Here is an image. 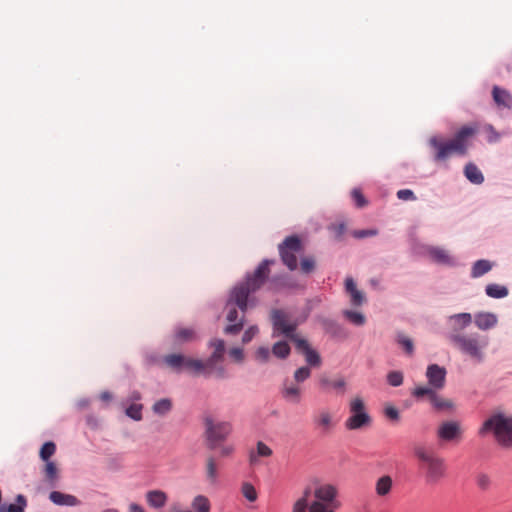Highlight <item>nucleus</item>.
<instances>
[{
	"instance_id": "a878e982",
	"label": "nucleus",
	"mask_w": 512,
	"mask_h": 512,
	"mask_svg": "<svg viewBox=\"0 0 512 512\" xmlns=\"http://www.w3.org/2000/svg\"><path fill=\"white\" fill-rule=\"evenodd\" d=\"M493 100L498 106L512 108V95L505 89L494 86L492 90Z\"/></svg>"
},
{
	"instance_id": "423d86ee",
	"label": "nucleus",
	"mask_w": 512,
	"mask_h": 512,
	"mask_svg": "<svg viewBox=\"0 0 512 512\" xmlns=\"http://www.w3.org/2000/svg\"><path fill=\"white\" fill-rule=\"evenodd\" d=\"M311 376V368L308 366H301L297 368L293 373V380H285L282 388V397L293 404L300 403L302 399V387L301 384L309 379Z\"/></svg>"
},
{
	"instance_id": "c85d7f7f",
	"label": "nucleus",
	"mask_w": 512,
	"mask_h": 512,
	"mask_svg": "<svg viewBox=\"0 0 512 512\" xmlns=\"http://www.w3.org/2000/svg\"><path fill=\"white\" fill-rule=\"evenodd\" d=\"M393 486V480L389 475L381 476L375 484L376 494L380 497L388 495Z\"/></svg>"
},
{
	"instance_id": "72a5a7b5",
	"label": "nucleus",
	"mask_w": 512,
	"mask_h": 512,
	"mask_svg": "<svg viewBox=\"0 0 512 512\" xmlns=\"http://www.w3.org/2000/svg\"><path fill=\"white\" fill-rule=\"evenodd\" d=\"M26 506V498L19 494L16 497V503L9 504L8 506H0V512H25Z\"/></svg>"
},
{
	"instance_id": "393cba45",
	"label": "nucleus",
	"mask_w": 512,
	"mask_h": 512,
	"mask_svg": "<svg viewBox=\"0 0 512 512\" xmlns=\"http://www.w3.org/2000/svg\"><path fill=\"white\" fill-rule=\"evenodd\" d=\"M346 292L350 295L351 303L354 306H360L365 301V296L362 291L358 290L356 284L352 278L345 280Z\"/></svg>"
},
{
	"instance_id": "79ce46f5",
	"label": "nucleus",
	"mask_w": 512,
	"mask_h": 512,
	"mask_svg": "<svg viewBox=\"0 0 512 512\" xmlns=\"http://www.w3.org/2000/svg\"><path fill=\"white\" fill-rule=\"evenodd\" d=\"M241 491H242L243 496L248 501H250V502L256 501L258 494H257L255 487L251 483H248V482L243 483Z\"/></svg>"
},
{
	"instance_id": "bb28decb",
	"label": "nucleus",
	"mask_w": 512,
	"mask_h": 512,
	"mask_svg": "<svg viewBox=\"0 0 512 512\" xmlns=\"http://www.w3.org/2000/svg\"><path fill=\"white\" fill-rule=\"evenodd\" d=\"M49 499L57 505L63 506H76L79 504V500L70 494H64L59 491H53L49 495Z\"/></svg>"
},
{
	"instance_id": "69168bd1",
	"label": "nucleus",
	"mask_w": 512,
	"mask_h": 512,
	"mask_svg": "<svg viewBox=\"0 0 512 512\" xmlns=\"http://www.w3.org/2000/svg\"><path fill=\"white\" fill-rule=\"evenodd\" d=\"M102 512H119L117 509H106Z\"/></svg>"
},
{
	"instance_id": "c03bdc74",
	"label": "nucleus",
	"mask_w": 512,
	"mask_h": 512,
	"mask_svg": "<svg viewBox=\"0 0 512 512\" xmlns=\"http://www.w3.org/2000/svg\"><path fill=\"white\" fill-rule=\"evenodd\" d=\"M316 261L314 257L308 256L301 259L300 268L301 271L305 274L312 273L315 270Z\"/></svg>"
},
{
	"instance_id": "b1692460",
	"label": "nucleus",
	"mask_w": 512,
	"mask_h": 512,
	"mask_svg": "<svg viewBox=\"0 0 512 512\" xmlns=\"http://www.w3.org/2000/svg\"><path fill=\"white\" fill-rule=\"evenodd\" d=\"M474 322L480 330H488L497 324V317L493 313L481 312L475 315Z\"/></svg>"
},
{
	"instance_id": "58836bf2",
	"label": "nucleus",
	"mask_w": 512,
	"mask_h": 512,
	"mask_svg": "<svg viewBox=\"0 0 512 512\" xmlns=\"http://www.w3.org/2000/svg\"><path fill=\"white\" fill-rule=\"evenodd\" d=\"M171 408H172L171 401L167 398H164V399H160L157 402H155L152 409H153L154 413H156V414L165 415L171 410Z\"/></svg>"
},
{
	"instance_id": "680f3d73",
	"label": "nucleus",
	"mask_w": 512,
	"mask_h": 512,
	"mask_svg": "<svg viewBox=\"0 0 512 512\" xmlns=\"http://www.w3.org/2000/svg\"><path fill=\"white\" fill-rule=\"evenodd\" d=\"M128 512H145L144 508L136 503H132L129 505Z\"/></svg>"
},
{
	"instance_id": "c9c22d12",
	"label": "nucleus",
	"mask_w": 512,
	"mask_h": 512,
	"mask_svg": "<svg viewBox=\"0 0 512 512\" xmlns=\"http://www.w3.org/2000/svg\"><path fill=\"white\" fill-rule=\"evenodd\" d=\"M486 294L491 298H503L508 295V289L498 284H489L486 286Z\"/></svg>"
},
{
	"instance_id": "864d4df0",
	"label": "nucleus",
	"mask_w": 512,
	"mask_h": 512,
	"mask_svg": "<svg viewBox=\"0 0 512 512\" xmlns=\"http://www.w3.org/2000/svg\"><path fill=\"white\" fill-rule=\"evenodd\" d=\"M397 197L400 200L408 201V200H415L416 197L414 195V192L410 189H401L397 192Z\"/></svg>"
},
{
	"instance_id": "39448f33",
	"label": "nucleus",
	"mask_w": 512,
	"mask_h": 512,
	"mask_svg": "<svg viewBox=\"0 0 512 512\" xmlns=\"http://www.w3.org/2000/svg\"><path fill=\"white\" fill-rule=\"evenodd\" d=\"M478 433L480 436L492 433L501 447L512 448V416L495 412L483 422Z\"/></svg>"
},
{
	"instance_id": "ea45409f",
	"label": "nucleus",
	"mask_w": 512,
	"mask_h": 512,
	"mask_svg": "<svg viewBox=\"0 0 512 512\" xmlns=\"http://www.w3.org/2000/svg\"><path fill=\"white\" fill-rule=\"evenodd\" d=\"M396 341H397V343L399 345L402 346V348L405 350V352L408 355H412L413 354V352H414V344H413V341L408 336H406L403 333H398L397 337H396Z\"/></svg>"
},
{
	"instance_id": "bf43d9fd",
	"label": "nucleus",
	"mask_w": 512,
	"mask_h": 512,
	"mask_svg": "<svg viewBox=\"0 0 512 512\" xmlns=\"http://www.w3.org/2000/svg\"><path fill=\"white\" fill-rule=\"evenodd\" d=\"M326 329L329 332L335 333L339 329V325L334 321H327L325 323Z\"/></svg>"
},
{
	"instance_id": "2f4dec72",
	"label": "nucleus",
	"mask_w": 512,
	"mask_h": 512,
	"mask_svg": "<svg viewBox=\"0 0 512 512\" xmlns=\"http://www.w3.org/2000/svg\"><path fill=\"white\" fill-rule=\"evenodd\" d=\"M191 507L194 512H210L211 503L204 495H197L191 502Z\"/></svg>"
},
{
	"instance_id": "8fccbe9b",
	"label": "nucleus",
	"mask_w": 512,
	"mask_h": 512,
	"mask_svg": "<svg viewBox=\"0 0 512 512\" xmlns=\"http://www.w3.org/2000/svg\"><path fill=\"white\" fill-rule=\"evenodd\" d=\"M271 353L267 347H259L255 352V358L261 363H266L269 361Z\"/></svg>"
},
{
	"instance_id": "e433bc0d",
	"label": "nucleus",
	"mask_w": 512,
	"mask_h": 512,
	"mask_svg": "<svg viewBox=\"0 0 512 512\" xmlns=\"http://www.w3.org/2000/svg\"><path fill=\"white\" fill-rule=\"evenodd\" d=\"M343 315L347 320L356 326H362L366 322L365 316L360 312L345 310L343 311Z\"/></svg>"
},
{
	"instance_id": "4d7b16f0",
	"label": "nucleus",
	"mask_w": 512,
	"mask_h": 512,
	"mask_svg": "<svg viewBox=\"0 0 512 512\" xmlns=\"http://www.w3.org/2000/svg\"><path fill=\"white\" fill-rule=\"evenodd\" d=\"M229 354L236 362H241L244 358L243 350L241 348H232L230 349Z\"/></svg>"
},
{
	"instance_id": "0e129e2a",
	"label": "nucleus",
	"mask_w": 512,
	"mask_h": 512,
	"mask_svg": "<svg viewBox=\"0 0 512 512\" xmlns=\"http://www.w3.org/2000/svg\"><path fill=\"white\" fill-rule=\"evenodd\" d=\"M100 399L103 401H109L112 399V395L108 391H104L100 394Z\"/></svg>"
},
{
	"instance_id": "f8f14e48",
	"label": "nucleus",
	"mask_w": 512,
	"mask_h": 512,
	"mask_svg": "<svg viewBox=\"0 0 512 512\" xmlns=\"http://www.w3.org/2000/svg\"><path fill=\"white\" fill-rule=\"evenodd\" d=\"M195 361L199 363V367H193V374L203 375L205 377L213 376L219 379L227 377L225 368L219 364L222 360L213 358L211 355L206 360L195 359Z\"/></svg>"
},
{
	"instance_id": "4468645a",
	"label": "nucleus",
	"mask_w": 512,
	"mask_h": 512,
	"mask_svg": "<svg viewBox=\"0 0 512 512\" xmlns=\"http://www.w3.org/2000/svg\"><path fill=\"white\" fill-rule=\"evenodd\" d=\"M163 363L176 372H180L182 369L192 373L193 367H199V363L195 359L186 357L183 354H167L162 359Z\"/></svg>"
},
{
	"instance_id": "2eb2a0df",
	"label": "nucleus",
	"mask_w": 512,
	"mask_h": 512,
	"mask_svg": "<svg viewBox=\"0 0 512 512\" xmlns=\"http://www.w3.org/2000/svg\"><path fill=\"white\" fill-rule=\"evenodd\" d=\"M463 430L458 421H444L436 431L439 440L444 442L459 441L462 438Z\"/></svg>"
},
{
	"instance_id": "338daca9",
	"label": "nucleus",
	"mask_w": 512,
	"mask_h": 512,
	"mask_svg": "<svg viewBox=\"0 0 512 512\" xmlns=\"http://www.w3.org/2000/svg\"><path fill=\"white\" fill-rule=\"evenodd\" d=\"M175 512H192V511H182V510H177Z\"/></svg>"
},
{
	"instance_id": "f3484780",
	"label": "nucleus",
	"mask_w": 512,
	"mask_h": 512,
	"mask_svg": "<svg viewBox=\"0 0 512 512\" xmlns=\"http://www.w3.org/2000/svg\"><path fill=\"white\" fill-rule=\"evenodd\" d=\"M295 347L299 353L304 355L305 361L307 363L306 366L310 368H318L321 366L322 359L319 353L310 346L307 340L303 338L296 339Z\"/></svg>"
},
{
	"instance_id": "c756f323",
	"label": "nucleus",
	"mask_w": 512,
	"mask_h": 512,
	"mask_svg": "<svg viewBox=\"0 0 512 512\" xmlns=\"http://www.w3.org/2000/svg\"><path fill=\"white\" fill-rule=\"evenodd\" d=\"M464 174L466 178L474 184H482L484 181V176L482 172L473 163H468L465 166Z\"/></svg>"
},
{
	"instance_id": "f03ea898",
	"label": "nucleus",
	"mask_w": 512,
	"mask_h": 512,
	"mask_svg": "<svg viewBox=\"0 0 512 512\" xmlns=\"http://www.w3.org/2000/svg\"><path fill=\"white\" fill-rule=\"evenodd\" d=\"M451 344L462 354L468 356L474 363L480 364L484 362L488 346V338L478 333L464 334L454 328L448 336Z\"/></svg>"
},
{
	"instance_id": "473e14b6",
	"label": "nucleus",
	"mask_w": 512,
	"mask_h": 512,
	"mask_svg": "<svg viewBox=\"0 0 512 512\" xmlns=\"http://www.w3.org/2000/svg\"><path fill=\"white\" fill-rule=\"evenodd\" d=\"M492 269V263L488 260H478L474 263L472 270H471V276L473 278H478L483 276L484 274L488 273Z\"/></svg>"
},
{
	"instance_id": "9b49d317",
	"label": "nucleus",
	"mask_w": 512,
	"mask_h": 512,
	"mask_svg": "<svg viewBox=\"0 0 512 512\" xmlns=\"http://www.w3.org/2000/svg\"><path fill=\"white\" fill-rule=\"evenodd\" d=\"M312 490L310 487L305 488L302 496L295 501L292 512H335L339 505H330L320 501H313L309 504V498Z\"/></svg>"
},
{
	"instance_id": "a19ab883",
	"label": "nucleus",
	"mask_w": 512,
	"mask_h": 512,
	"mask_svg": "<svg viewBox=\"0 0 512 512\" xmlns=\"http://www.w3.org/2000/svg\"><path fill=\"white\" fill-rule=\"evenodd\" d=\"M210 347L214 348V351L212 352L213 358H218L220 360H223L224 352H225V343L221 339H214L211 340L209 343Z\"/></svg>"
},
{
	"instance_id": "ddd939ff",
	"label": "nucleus",
	"mask_w": 512,
	"mask_h": 512,
	"mask_svg": "<svg viewBox=\"0 0 512 512\" xmlns=\"http://www.w3.org/2000/svg\"><path fill=\"white\" fill-rule=\"evenodd\" d=\"M436 391L437 390L426 386H419L414 389L412 394L416 398L427 396L430 403L437 411H452L454 409V403L449 399L441 397Z\"/></svg>"
},
{
	"instance_id": "e2e57ef3",
	"label": "nucleus",
	"mask_w": 512,
	"mask_h": 512,
	"mask_svg": "<svg viewBox=\"0 0 512 512\" xmlns=\"http://www.w3.org/2000/svg\"><path fill=\"white\" fill-rule=\"evenodd\" d=\"M141 399V394L138 391H133L129 395V400L131 401H138Z\"/></svg>"
},
{
	"instance_id": "20e7f679",
	"label": "nucleus",
	"mask_w": 512,
	"mask_h": 512,
	"mask_svg": "<svg viewBox=\"0 0 512 512\" xmlns=\"http://www.w3.org/2000/svg\"><path fill=\"white\" fill-rule=\"evenodd\" d=\"M476 133V128L472 126H463L450 140H442L438 137H432L429 140L430 145L436 150L435 159L437 161L446 160L452 154L465 155L467 153V140Z\"/></svg>"
},
{
	"instance_id": "dca6fc26",
	"label": "nucleus",
	"mask_w": 512,
	"mask_h": 512,
	"mask_svg": "<svg viewBox=\"0 0 512 512\" xmlns=\"http://www.w3.org/2000/svg\"><path fill=\"white\" fill-rule=\"evenodd\" d=\"M312 422L315 429L321 434L330 433L336 425L333 414L326 408L316 412L312 417Z\"/></svg>"
},
{
	"instance_id": "cd10ccee",
	"label": "nucleus",
	"mask_w": 512,
	"mask_h": 512,
	"mask_svg": "<svg viewBox=\"0 0 512 512\" xmlns=\"http://www.w3.org/2000/svg\"><path fill=\"white\" fill-rule=\"evenodd\" d=\"M167 499V494L161 490H151L146 493L147 503L153 508L164 507Z\"/></svg>"
},
{
	"instance_id": "3c124183",
	"label": "nucleus",
	"mask_w": 512,
	"mask_h": 512,
	"mask_svg": "<svg viewBox=\"0 0 512 512\" xmlns=\"http://www.w3.org/2000/svg\"><path fill=\"white\" fill-rule=\"evenodd\" d=\"M259 332V329L256 325L250 326L242 336V343H249Z\"/></svg>"
},
{
	"instance_id": "603ef678",
	"label": "nucleus",
	"mask_w": 512,
	"mask_h": 512,
	"mask_svg": "<svg viewBox=\"0 0 512 512\" xmlns=\"http://www.w3.org/2000/svg\"><path fill=\"white\" fill-rule=\"evenodd\" d=\"M476 482L481 490L489 489L491 484L490 477L485 473L478 474L476 477Z\"/></svg>"
},
{
	"instance_id": "7ed1b4c3",
	"label": "nucleus",
	"mask_w": 512,
	"mask_h": 512,
	"mask_svg": "<svg viewBox=\"0 0 512 512\" xmlns=\"http://www.w3.org/2000/svg\"><path fill=\"white\" fill-rule=\"evenodd\" d=\"M413 452L427 484L434 485L445 478L447 465L444 458L422 445L415 446Z\"/></svg>"
},
{
	"instance_id": "13d9d810",
	"label": "nucleus",
	"mask_w": 512,
	"mask_h": 512,
	"mask_svg": "<svg viewBox=\"0 0 512 512\" xmlns=\"http://www.w3.org/2000/svg\"><path fill=\"white\" fill-rule=\"evenodd\" d=\"M220 456L221 457H229L234 453V446L233 445H220Z\"/></svg>"
},
{
	"instance_id": "1a4fd4ad",
	"label": "nucleus",
	"mask_w": 512,
	"mask_h": 512,
	"mask_svg": "<svg viewBox=\"0 0 512 512\" xmlns=\"http://www.w3.org/2000/svg\"><path fill=\"white\" fill-rule=\"evenodd\" d=\"M303 252V245L298 236H289L279 245L282 262L291 271L298 267L297 255Z\"/></svg>"
},
{
	"instance_id": "5fc2aeb1",
	"label": "nucleus",
	"mask_w": 512,
	"mask_h": 512,
	"mask_svg": "<svg viewBox=\"0 0 512 512\" xmlns=\"http://www.w3.org/2000/svg\"><path fill=\"white\" fill-rule=\"evenodd\" d=\"M378 231L376 229H367V230H356L353 232V236L355 238H365L370 236L377 235Z\"/></svg>"
},
{
	"instance_id": "9d476101",
	"label": "nucleus",
	"mask_w": 512,
	"mask_h": 512,
	"mask_svg": "<svg viewBox=\"0 0 512 512\" xmlns=\"http://www.w3.org/2000/svg\"><path fill=\"white\" fill-rule=\"evenodd\" d=\"M273 324V337L283 335L294 344L296 339H301L296 334L297 323L289 319L288 315L282 310H274L271 315Z\"/></svg>"
},
{
	"instance_id": "6e6d98bb",
	"label": "nucleus",
	"mask_w": 512,
	"mask_h": 512,
	"mask_svg": "<svg viewBox=\"0 0 512 512\" xmlns=\"http://www.w3.org/2000/svg\"><path fill=\"white\" fill-rule=\"evenodd\" d=\"M384 413H385L386 417L391 420L397 421L399 419V412L393 406L386 407Z\"/></svg>"
},
{
	"instance_id": "a18cd8bd",
	"label": "nucleus",
	"mask_w": 512,
	"mask_h": 512,
	"mask_svg": "<svg viewBox=\"0 0 512 512\" xmlns=\"http://www.w3.org/2000/svg\"><path fill=\"white\" fill-rule=\"evenodd\" d=\"M126 415L133 420L139 421L142 419V405L141 404H131L126 409Z\"/></svg>"
},
{
	"instance_id": "7c9ffc66",
	"label": "nucleus",
	"mask_w": 512,
	"mask_h": 512,
	"mask_svg": "<svg viewBox=\"0 0 512 512\" xmlns=\"http://www.w3.org/2000/svg\"><path fill=\"white\" fill-rule=\"evenodd\" d=\"M272 455V450L262 441L257 443L256 452L251 451L249 454V461L251 464H256L258 461V457H270Z\"/></svg>"
},
{
	"instance_id": "37998d69",
	"label": "nucleus",
	"mask_w": 512,
	"mask_h": 512,
	"mask_svg": "<svg viewBox=\"0 0 512 512\" xmlns=\"http://www.w3.org/2000/svg\"><path fill=\"white\" fill-rule=\"evenodd\" d=\"M56 445L53 442H46L40 449V458L43 461H49L50 457L55 453Z\"/></svg>"
},
{
	"instance_id": "a211bd4d",
	"label": "nucleus",
	"mask_w": 512,
	"mask_h": 512,
	"mask_svg": "<svg viewBox=\"0 0 512 512\" xmlns=\"http://www.w3.org/2000/svg\"><path fill=\"white\" fill-rule=\"evenodd\" d=\"M446 369L437 364H431L427 367L426 377L428 379L429 388L433 390H441L446 382Z\"/></svg>"
},
{
	"instance_id": "f257e3e1",
	"label": "nucleus",
	"mask_w": 512,
	"mask_h": 512,
	"mask_svg": "<svg viewBox=\"0 0 512 512\" xmlns=\"http://www.w3.org/2000/svg\"><path fill=\"white\" fill-rule=\"evenodd\" d=\"M274 260H263L253 274L235 286L226 304L228 325L224 328L227 335H237L243 329L244 317L248 308V298L259 290L270 274L269 266Z\"/></svg>"
},
{
	"instance_id": "412c9836",
	"label": "nucleus",
	"mask_w": 512,
	"mask_h": 512,
	"mask_svg": "<svg viewBox=\"0 0 512 512\" xmlns=\"http://www.w3.org/2000/svg\"><path fill=\"white\" fill-rule=\"evenodd\" d=\"M314 501H320L330 505H339L336 502L337 489L331 484L320 485L314 490Z\"/></svg>"
},
{
	"instance_id": "0eeeda50",
	"label": "nucleus",
	"mask_w": 512,
	"mask_h": 512,
	"mask_svg": "<svg viewBox=\"0 0 512 512\" xmlns=\"http://www.w3.org/2000/svg\"><path fill=\"white\" fill-rule=\"evenodd\" d=\"M207 447L211 450L218 448L232 432V425L226 421H214L211 417L204 420Z\"/></svg>"
},
{
	"instance_id": "6ab92c4d",
	"label": "nucleus",
	"mask_w": 512,
	"mask_h": 512,
	"mask_svg": "<svg viewBox=\"0 0 512 512\" xmlns=\"http://www.w3.org/2000/svg\"><path fill=\"white\" fill-rule=\"evenodd\" d=\"M346 380L342 376L331 378L327 374H321L319 376V387L323 391L335 390L340 394H344L346 391Z\"/></svg>"
},
{
	"instance_id": "5701e85b",
	"label": "nucleus",
	"mask_w": 512,
	"mask_h": 512,
	"mask_svg": "<svg viewBox=\"0 0 512 512\" xmlns=\"http://www.w3.org/2000/svg\"><path fill=\"white\" fill-rule=\"evenodd\" d=\"M429 257L436 263L442 265H453L454 259L448 251L440 247H429L427 249Z\"/></svg>"
},
{
	"instance_id": "09e8293b",
	"label": "nucleus",
	"mask_w": 512,
	"mask_h": 512,
	"mask_svg": "<svg viewBox=\"0 0 512 512\" xmlns=\"http://www.w3.org/2000/svg\"><path fill=\"white\" fill-rule=\"evenodd\" d=\"M351 196L355 202V205L358 208L365 207L367 205V200L365 199L364 195L360 191V189H353L351 192Z\"/></svg>"
},
{
	"instance_id": "4c0bfd02",
	"label": "nucleus",
	"mask_w": 512,
	"mask_h": 512,
	"mask_svg": "<svg viewBox=\"0 0 512 512\" xmlns=\"http://www.w3.org/2000/svg\"><path fill=\"white\" fill-rule=\"evenodd\" d=\"M450 321H453L455 324L459 325L460 328L458 330L460 331L461 329L471 324L472 316L470 313H459L452 315L450 317Z\"/></svg>"
},
{
	"instance_id": "6e6552de",
	"label": "nucleus",
	"mask_w": 512,
	"mask_h": 512,
	"mask_svg": "<svg viewBox=\"0 0 512 512\" xmlns=\"http://www.w3.org/2000/svg\"><path fill=\"white\" fill-rule=\"evenodd\" d=\"M349 417L345 420L348 430H359L371 424V417L366 411L364 400L360 396L353 397L349 402Z\"/></svg>"
},
{
	"instance_id": "052dcab7",
	"label": "nucleus",
	"mask_w": 512,
	"mask_h": 512,
	"mask_svg": "<svg viewBox=\"0 0 512 512\" xmlns=\"http://www.w3.org/2000/svg\"><path fill=\"white\" fill-rule=\"evenodd\" d=\"M333 230L335 231V234L337 237H341L345 232V225L344 224H338L333 226Z\"/></svg>"
},
{
	"instance_id": "aec40b11",
	"label": "nucleus",
	"mask_w": 512,
	"mask_h": 512,
	"mask_svg": "<svg viewBox=\"0 0 512 512\" xmlns=\"http://www.w3.org/2000/svg\"><path fill=\"white\" fill-rule=\"evenodd\" d=\"M204 475L206 482L215 487L219 483L220 464L213 455H209L205 459Z\"/></svg>"
},
{
	"instance_id": "de8ad7c7",
	"label": "nucleus",
	"mask_w": 512,
	"mask_h": 512,
	"mask_svg": "<svg viewBox=\"0 0 512 512\" xmlns=\"http://www.w3.org/2000/svg\"><path fill=\"white\" fill-rule=\"evenodd\" d=\"M388 383L393 387H398L403 383V374L399 371H391L387 375Z\"/></svg>"
},
{
	"instance_id": "f704fd0d",
	"label": "nucleus",
	"mask_w": 512,
	"mask_h": 512,
	"mask_svg": "<svg viewBox=\"0 0 512 512\" xmlns=\"http://www.w3.org/2000/svg\"><path fill=\"white\" fill-rule=\"evenodd\" d=\"M290 346L286 341H278L272 346V354L278 359H286L290 355Z\"/></svg>"
},
{
	"instance_id": "4be33fe9",
	"label": "nucleus",
	"mask_w": 512,
	"mask_h": 512,
	"mask_svg": "<svg viewBox=\"0 0 512 512\" xmlns=\"http://www.w3.org/2000/svg\"><path fill=\"white\" fill-rule=\"evenodd\" d=\"M197 339L196 331L191 327H177L171 336L173 346L178 347Z\"/></svg>"
},
{
	"instance_id": "49530a36",
	"label": "nucleus",
	"mask_w": 512,
	"mask_h": 512,
	"mask_svg": "<svg viewBox=\"0 0 512 512\" xmlns=\"http://www.w3.org/2000/svg\"><path fill=\"white\" fill-rule=\"evenodd\" d=\"M45 462H46L45 468H44L45 476L48 480L54 481L57 478V472H58L56 464L52 461H45Z\"/></svg>"
}]
</instances>
